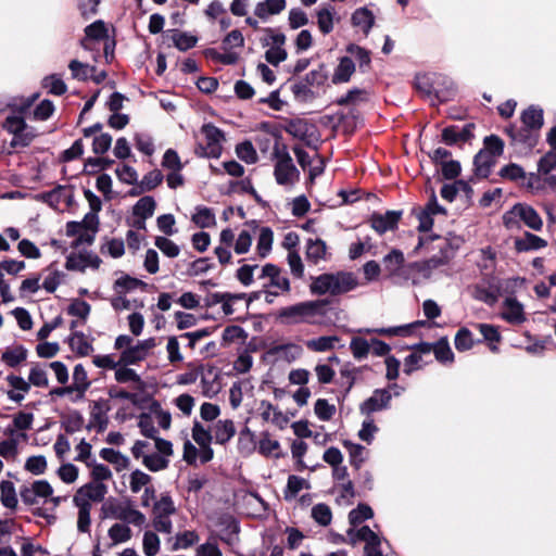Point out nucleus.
Wrapping results in <instances>:
<instances>
[{
    "label": "nucleus",
    "instance_id": "nucleus-53",
    "mask_svg": "<svg viewBox=\"0 0 556 556\" xmlns=\"http://www.w3.org/2000/svg\"><path fill=\"white\" fill-rule=\"evenodd\" d=\"M142 464L148 470L157 472L168 467L169 459L159 453H149L143 457Z\"/></svg>",
    "mask_w": 556,
    "mask_h": 556
},
{
    "label": "nucleus",
    "instance_id": "nucleus-7",
    "mask_svg": "<svg viewBox=\"0 0 556 556\" xmlns=\"http://www.w3.org/2000/svg\"><path fill=\"white\" fill-rule=\"evenodd\" d=\"M258 278H266L268 282L265 288H275L279 294H288L291 291V283L281 268L274 264H266L260 269Z\"/></svg>",
    "mask_w": 556,
    "mask_h": 556
},
{
    "label": "nucleus",
    "instance_id": "nucleus-21",
    "mask_svg": "<svg viewBox=\"0 0 556 556\" xmlns=\"http://www.w3.org/2000/svg\"><path fill=\"white\" fill-rule=\"evenodd\" d=\"M384 269L390 276H401L405 278L406 271H404V254L397 249H393L388 253L383 260Z\"/></svg>",
    "mask_w": 556,
    "mask_h": 556
},
{
    "label": "nucleus",
    "instance_id": "nucleus-56",
    "mask_svg": "<svg viewBox=\"0 0 556 556\" xmlns=\"http://www.w3.org/2000/svg\"><path fill=\"white\" fill-rule=\"evenodd\" d=\"M172 40L174 46L180 51H187L193 48L198 42V38L195 36L179 30H174Z\"/></svg>",
    "mask_w": 556,
    "mask_h": 556
},
{
    "label": "nucleus",
    "instance_id": "nucleus-35",
    "mask_svg": "<svg viewBox=\"0 0 556 556\" xmlns=\"http://www.w3.org/2000/svg\"><path fill=\"white\" fill-rule=\"evenodd\" d=\"M340 342L338 336H323L305 342L306 348L313 352H328L333 350Z\"/></svg>",
    "mask_w": 556,
    "mask_h": 556
},
{
    "label": "nucleus",
    "instance_id": "nucleus-54",
    "mask_svg": "<svg viewBox=\"0 0 556 556\" xmlns=\"http://www.w3.org/2000/svg\"><path fill=\"white\" fill-rule=\"evenodd\" d=\"M350 350L355 359L362 361L366 358L370 352V341L362 337H354L350 342Z\"/></svg>",
    "mask_w": 556,
    "mask_h": 556
},
{
    "label": "nucleus",
    "instance_id": "nucleus-5",
    "mask_svg": "<svg viewBox=\"0 0 556 556\" xmlns=\"http://www.w3.org/2000/svg\"><path fill=\"white\" fill-rule=\"evenodd\" d=\"M518 218L528 228L539 231L543 227V220L539 213L526 203H517L504 215V224L507 228L514 227V219Z\"/></svg>",
    "mask_w": 556,
    "mask_h": 556
},
{
    "label": "nucleus",
    "instance_id": "nucleus-9",
    "mask_svg": "<svg viewBox=\"0 0 556 556\" xmlns=\"http://www.w3.org/2000/svg\"><path fill=\"white\" fill-rule=\"evenodd\" d=\"M392 394L389 389H376L372 394L359 405L362 415L369 417L376 412L390 407Z\"/></svg>",
    "mask_w": 556,
    "mask_h": 556
},
{
    "label": "nucleus",
    "instance_id": "nucleus-20",
    "mask_svg": "<svg viewBox=\"0 0 556 556\" xmlns=\"http://www.w3.org/2000/svg\"><path fill=\"white\" fill-rule=\"evenodd\" d=\"M514 245L517 252L523 253L541 250L547 245V242L543 238L527 231L522 237L515 239Z\"/></svg>",
    "mask_w": 556,
    "mask_h": 556
},
{
    "label": "nucleus",
    "instance_id": "nucleus-48",
    "mask_svg": "<svg viewBox=\"0 0 556 556\" xmlns=\"http://www.w3.org/2000/svg\"><path fill=\"white\" fill-rule=\"evenodd\" d=\"M128 481L130 491L137 494L151 483L152 477L140 469H135L130 472Z\"/></svg>",
    "mask_w": 556,
    "mask_h": 556
},
{
    "label": "nucleus",
    "instance_id": "nucleus-17",
    "mask_svg": "<svg viewBox=\"0 0 556 556\" xmlns=\"http://www.w3.org/2000/svg\"><path fill=\"white\" fill-rule=\"evenodd\" d=\"M305 248V256L309 263L317 265L320 262L328 261L329 254L324 240L319 238H308Z\"/></svg>",
    "mask_w": 556,
    "mask_h": 556
},
{
    "label": "nucleus",
    "instance_id": "nucleus-1",
    "mask_svg": "<svg viewBox=\"0 0 556 556\" xmlns=\"http://www.w3.org/2000/svg\"><path fill=\"white\" fill-rule=\"evenodd\" d=\"M331 312L332 308L328 300H307L280 308L277 319L286 326L327 327L332 324Z\"/></svg>",
    "mask_w": 556,
    "mask_h": 556
},
{
    "label": "nucleus",
    "instance_id": "nucleus-55",
    "mask_svg": "<svg viewBox=\"0 0 556 556\" xmlns=\"http://www.w3.org/2000/svg\"><path fill=\"white\" fill-rule=\"evenodd\" d=\"M346 51L358 62L361 71L365 72L369 68L371 58L368 50L352 43L348 46Z\"/></svg>",
    "mask_w": 556,
    "mask_h": 556
},
{
    "label": "nucleus",
    "instance_id": "nucleus-44",
    "mask_svg": "<svg viewBox=\"0 0 556 556\" xmlns=\"http://www.w3.org/2000/svg\"><path fill=\"white\" fill-rule=\"evenodd\" d=\"M0 501L7 508L14 509L17 506V497L14 483L9 480H3L0 483Z\"/></svg>",
    "mask_w": 556,
    "mask_h": 556
},
{
    "label": "nucleus",
    "instance_id": "nucleus-28",
    "mask_svg": "<svg viewBox=\"0 0 556 556\" xmlns=\"http://www.w3.org/2000/svg\"><path fill=\"white\" fill-rule=\"evenodd\" d=\"M85 38L80 43L84 49H92L91 43L93 40H101L108 37L105 25L102 21H96L88 25L85 29Z\"/></svg>",
    "mask_w": 556,
    "mask_h": 556
},
{
    "label": "nucleus",
    "instance_id": "nucleus-12",
    "mask_svg": "<svg viewBox=\"0 0 556 556\" xmlns=\"http://www.w3.org/2000/svg\"><path fill=\"white\" fill-rule=\"evenodd\" d=\"M222 389L220 375L217 368L208 366L201 370V390L203 396L213 399Z\"/></svg>",
    "mask_w": 556,
    "mask_h": 556
},
{
    "label": "nucleus",
    "instance_id": "nucleus-38",
    "mask_svg": "<svg viewBox=\"0 0 556 556\" xmlns=\"http://www.w3.org/2000/svg\"><path fill=\"white\" fill-rule=\"evenodd\" d=\"M68 344L72 351L80 356H87L93 351L92 344L88 341L87 337L79 331H75L68 339Z\"/></svg>",
    "mask_w": 556,
    "mask_h": 556
},
{
    "label": "nucleus",
    "instance_id": "nucleus-3",
    "mask_svg": "<svg viewBox=\"0 0 556 556\" xmlns=\"http://www.w3.org/2000/svg\"><path fill=\"white\" fill-rule=\"evenodd\" d=\"M276 159L274 175L278 185H293L300 176V173L293 164L292 157L286 146L276 144L273 151Z\"/></svg>",
    "mask_w": 556,
    "mask_h": 556
},
{
    "label": "nucleus",
    "instance_id": "nucleus-29",
    "mask_svg": "<svg viewBox=\"0 0 556 556\" xmlns=\"http://www.w3.org/2000/svg\"><path fill=\"white\" fill-rule=\"evenodd\" d=\"M496 159L488 151L480 150L475 159L473 165L476 174L480 177L486 178L492 167L495 165Z\"/></svg>",
    "mask_w": 556,
    "mask_h": 556
},
{
    "label": "nucleus",
    "instance_id": "nucleus-46",
    "mask_svg": "<svg viewBox=\"0 0 556 556\" xmlns=\"http://www.w3.org/2000/svg\"><path fill=\"white\" fill-rule=\"evenodd\" d=\"M274 232L269 227H262L257 238V252L261 257H266L271 251Z\"/></svg>",
    "mask_w": 556,
    "mask_h": 556
},
{
    "label": "nucleus",
    "instance_id": "nucleus-11",
    "mask_svg": "<svg viewBox=\"0 0 556 556\" xmlns=\"http://www.w3.org/2000/svg\"><path fill=\"white\" fill-rule=\"evenodd\" d=\"M506 134L509 136L511 143L518 147L521 151L532 150L539 140V132L525 126L521 128L510 126L506 128Z\"/></svg>",
    "mask_w": 556,
    "mask_h": 556
},
{
    "label": "nucleus",
    "instance_id": "nucleus-36",
    "mask_svg": "<svg viewBox=\"0 0 556 556\" xmlns=\"http://www.w3.org/2000/svg\"><path fill=\"white\" fill-rule=\"evenodd\" d=\"M521 121L525 127L539 132L543 126V110L531 105L522 112Z\"/></svg>",
    "mask_w": 556,
    "mask_h": 556
},
{
    "label": "nucleus",
    "instance_id": "nucleus-63",
    "mask_svg": "<svg viewBox=\"0 0 556 556\" xmlns=\"http://www.w3.org/2000/svg\"><path fill=\"white\" fill-rule=\"evenodd\" d=\"M374 516L372 509L365 504H359L349 514V521L352 526H357Z\"/></svg>",
    "mask_w": 556,
    "mask_h": 556
},
{
    "label": "nucleus",
    "instance_id": "nucleus-37",
    "mask_svg": "<svg viewBox=\"0 0 556 556\" xmlns=\"http://www.w3.org/2000/svg\"><path fill=\"white\" fill-rule=\"evenodd\" d=\"M414 327V324L408 325H402V326H395V327H382V328H375V329H359L358 332L361 333H377L379 336H387V337H406L410 333L412 328Z\"/></svg>",
    "mask_w": 556,
    "mask_h": 556
},
{
    "label": "nucleus",
    "instance_id": "nucleus-31",
    "mask_svg": "<svg viewBox=\"0 0 556 556\" xmlns=\"http://www.w3.org/2000/svg\"><path fill=\"white\" fill-rule=\"evenodd\" d=\"M404 271H406L405 279L412 280L414 285L421 283L432 275L424 262L410 263L406 265Z\"/></svg>",
    "mask_w": 556,
    "mask_h": 556
},
{
    "label": "nucleus",
    "instance_id": "nucleus-23",
    "mask_svg": "<svg viewBox=\"0 0 556 556\" xmlns=\"http://www.w3.org/2000/svg\"><path fill=\"white\" fill-rule=\"evenodd\" d=\"M286 5V0H264L255 5L254 15L262 21H267L269 16L281 13Z\"/></svg>",
    "mask_w": 556,
    "mask_h": 556
},
{
    "label": "nucleus",
    "instance_id": "nucleus-41",
    "mask_svg": "<svg viewBox=\"0 0 556 556\" xmlns=\"http://www.w3.org/2000/svg\"><path fill=\"white\" fill-rule=\"evenodd\" d=\"M192 222L200 228H211L216 224V217L212 208L197 206L192 215Z\"/></svg>",
    "mask_w": 556,
    "mask_h": 556
},
{
    "label": "nucleus",
    "instance_id": "nucleus-13",
    "mask_svg": "<svg viewBox=\"0 0 556 556\" xmlns=\"http://www.w3.org/2000/svg\"><path fill=\"white\" fill-rule=\"evenodd\" d=\"M106 493L108 488L105 484L92 481L85 484L77 491L76 495L74 496V502L98 503L104 500Z\"/></svg>",
    "mask_w": 556,
    "mask_h": 556
},
{
    "label": "nucleus",
    "instance_id": "nucleus-60",
    "mask_svg": "<svg viewBox=\"0 0 556 556\" xmlns=\"http://www.w3.org/2000/svg\"><path fill=\"white\" fill-rule=\"evenodd\" d=\"M109 536L114 544L125 543L131 538V530L124 523H114L109 529Z\"/></svg>",
    "mask_w": 556,
    "mask_h": 556
},
{
    "label": "nucleus",
    "instance_id": "nucleus-51",
    "mask_svg": "<svg viewBox=\"0 0 556 556\" xmlns=\"http://www.w3.org/2000/svg\"><path fill=\"white\" fill-rule=\"evenodd\" d=\"M74 503L78 507L77 529L79 532L87 533L90 531L91 503H79V502H74Z\"/></svg>",
    "mask_w": 556,
    "mask_h": 556
},
{
    "label": "nucleus",
    "instance_id": "nucleus-42",
    "mask_svg": "<svg viewBox=\"0 0 556 556\" xmlns=\"http://www.w3.org/2000/svg\"><path fill=\"white\" fill-rule=\"evenodd\" d=\"M1 358L8 366L16 367L26 361L27 350L23 345L8 348Z\"/></svg>",
    "mask_w": 556,
    "mask_h": 556
},
{
    "label": "nucleus",
    "instance_id": "nucleus-14",
    "mask_svg": "<svg viewBox=\"0 0 556 556\" xmlns=\"http://www.w3.org/2000/svg\"><path fill=\"white\" fill-rule=\"evenodd\" d=\"M402 217V211H388L384 214L375 213L370 217L371 227L380 235L396 228Z\"/></svg>",
    "mask_w": 556,
    "mask_h": 556
},
{
    "label": "nucleus",
    "instance_id": "nucleus-39",
    "mask_svg": "<svg viewBox=\"0 0 556 556\" xmlns=\"http://www.w3.org/2000/svg\"><path fill=\"white\" fill-rule=\"evenodd\" d=\"M89 387L90 380L88 379L85 367L81 364H77L73 370V383L71 388H73V391L78 392L79 397H83Z\"/></svg>",
    "mask_w": 556,
    "mask_h": 556
},
{
    "label": "nucleus",
    "instance_id": "nucleus-8",
    "mask_svg": "<svg viewBox=\"0 0 556 556\" xmlns=\"http://www.w3.org/2000/svg\"><path fill=\"white\" fill-rule=\"evenodd\" d=\"M348 535L352 544H355L357 541H364L366 543V556H382L380 548L381 540L369 527L364 526L356 531L349 530Z\"/></svg>",
    "mask_w": 556,
    "mask_h": 556
},
{
    "label": "nucleus",
    "instance_id": "nucleus-27",
    "mask_svg": "<svg viewBox=\"0 0 556 556\" xmlns=\"http://www.w3.org/2000/svg\"><path fill=\"white\" fill-rule=\"evenodd\" d=\"M354 72L355 63L352 60V58L342 56L340 58L339 64L336 67L334 73L332 75V83L336 85L348 83L351 79Z\"/></svg>",
    "mask_w": 556,
    "mask_h": 556
},
{
    "label": "nucleus",
    "instance_id": "nucleus-61",
    "mask_svg": "<svg viewBox=\"0 0 556 556\" xmlns=\"http://www.w3.org/2000/svg\"><path fill=\"white\" fill-rule=\"evenodd\" d=\"M304 80L313 88L323 87L328 80V72L325 65H319L318 68L308 72Z\"/></svg>",
    "mask_w": 556,
    "mask_h": 556
},
{
    "label": "nucleus",
    "instance_id": "nucleus-49",
    "mask_svg": "<svg viewBox=\"0 0 556 556\" xmlns=\"http://www.w3.org/2000/svg\"><path fill=\"white\" fill-rule=\"evenodd\" d=\"M271 352L285 361L293 362L302 354V348L294 343H287L275 346Z\"/></svg>",
    "mask_w": 556,
    "mask_h": 556
},
{
    "label": "nucleus",
    "instance_id": "nucleus-6",
    "mask_svg": "<svg viewBox=\"0 0 556 556\" xmlns=\"http://www.w3.org/2000/svg\"><path fill=\"white\" fill-rule=\"evenodd\" d=\"M263 31L265 33L263 46H269L265 52V59L271 65L277 66L287 59L286 36L270 27L264 28Z\"/></svg>",
    "mask_w": 556,
    "mask_h": 556
},
{
    "label": "nucleus",
    "instance_id": "nucleus-43",
    "mask_svg": "<svg viewBox=\"0 0 556 556\" xmlns=\"http://www.w3.org/2000/svg\"><path fill=\"white\" fill-rule=\"evenodd\" d=\"M155 207V200L150 195H146L139 199L134 205L132 214L135 217L150 218L153 216Z\"/></svg>",
    "mask_w": 556,
    "mask_h": 556
},
{
    "label": "nucleus",
    "instance_id": "nucleus-24",
    "mask_svg": "<svg viewBox=\"0 0 556 556\" xmlns=\"http://www.w3.org/2000/svg\"><path fill=\"white\" fill-rule=\"evenodd\" d=\"M7 381L13 389L7 392L8 397L15 403H21L29 392L30 383H28V381L23 377L15 375H9L7 377Z\"/></svg>",
    "mask_w": 556,
    "mask_h": 556
},
{
    "label": "nucleus",
    "instance_id": "nucleus-26",
    "mask_svg": "<svg viewBox=\"0 0 556 556\" xmlns=\"http://www.w3.org/2000/svg\"><path fill=\"white\" fill-rule=\"evenodd\" d=\"M352 25L359 28L364 35H368L375 23V16L367 8L356 9L351 17Z\"/></svg>",
    "mask_w": 556,
    "mask_h": 556
},
{
    "label": "nucleus",
    "instance_id": "nucleus-64",
    "mask_svg": "<svg viewBox=\"0 0 556 556\" xmlns=\"http://www.w3.org/2000/svg\"><path fill=\"white\" fill-rule=\"evenodd\" d=\"M237 156L247 164H254L257 161V153L250 141H244L236 148Z\"/></svg>",
    "mask_w": 556,
    "mask_h": 556
},
{
    "label": "nucleus",
    "instance_id": "nucleus-62",
    "mask_svg": "<svg viewBox=\"0 0 556 556\" xmlns=\"http://www.w3.org/2000/svg\"><path fill=\"white\" fill-rule=\"evenodd\" d=\"M313 519L320 526H328L332 520V513L328 505L319 503L312 508Z\"/></svg>",
    "mask_w": 556,
    "mask_h": 556
},
{
    "label": "nucleus",
    "instance_id": "nucleus-33",
    "mask_svg": "<svg viewBox=\"0 0 556 556\" xmlns=\"http://www.w3.org/2000/svg\"><path fill=\"white\" fill-rule=\"evenodd\" d=\"M312 128V125L301 118L290 119L285 126L286 132L299 140H306L311 136Z\"/></svg>",
    "mask_w": 556,
    "mask_h": 556
},
{
    "label": "nucleus",
    "instance_id": "nucleus-16",
    "mask_svg": "<svg viewBox=\"0 0 556 556\" xmlns=\"http://www.w3.org/2000/svg\"><path fill=\"white\" fill-rule=\"evenodd\" d=\"M473 124L464 126L452 125L442 130V140L444 143L452 146L458 142H466L473 137Z\"/></svg>",
    "mask_w": 556,
    "mask_h": 556
},
{
    "label": "nucleus",
    "instance_id": "nucleus-25",
    "mask_svg": "<svg viewBox=\"0 0 556 556\" xmlns=\"http://www.w3.org/2000/svg\"><path fill=\"white\" fill-rule=\"evenodd\" d=\"M213 438L217 444H226L236 434V427L232 420L223 419L218 420L213 428Z\"/></svg>",
    "mask_w": 556,
    "mask_h": 556
},
{
    "label": "nucleus",
    "instance_id": "nucleus-57",
    "mask_svg": "<svg viewBox=\"0 0 556 556\" xmlns=\"http://www.w3.org/2000/svg\"><path fill=\"white\" fill-rule=\"evenodd\" d=\"M161 541L153 531H146L142 539V548L146 556H156L160 552Z\"/></svg>",
    "mask_w": 556,
    "mask_h": 556
},
{
    "label": "nucleus",
    "instance_id": "nucleus-34",
    "mask_svg": "<svg viewBox=\"0 0 556 556\" xmlns=\"http://www.w3.org/2000/svg\"><path fill=\"white\" fill-rule=\"evenodd\" d=\"M336 11L332 7H326L317 10V26L324 35H328L333 30Z\"/></svg>",
    "mask_w": 556,
    "mask_h": 556
},
{
    "label": "nucleus",
    "instance_id": "nucleus-4",
    "mask_svg": "<svg viewBox=\"0 0 556 556\" xmlns=\"http://www.w3.org/2000/svg\"><path fill=\"white\" fill-rule=\"evenodd\" d=\"M201 135L203 136V142H199L195 153L203 157H219L225 140L223 131L213 124H204L201 128Z\"/></svg>",
    "mask_w": 556,
    "mask_h": 556
},
{
    "label": "nucleus",
    "instance_id": "nucleus-50",
    "mask_svg": "<svg viewBox=\"0 0 556 556\" xmlns=\"http://www.w3.org/2000/svg\"><path fill=\"white\" fill-rule=\"evenodd\" d=\"M176 507L174 501L168 492L161 494L160 498L154 502L152 514L153 515H174Z\"/></svg>",
    "mask_w": 556,
    "mask_h": 556
},
{
    "label": "nucleus",
    "instance_id": "nucleus-10",
    "mask_svg": "<svg viewBox=\"0 0 556 556\" xmlns=\"http://www.w3.org/2000/svg\"><path fill=\"white\" fill-rule=\"evenodd\" d=\"M155 346L156 341L154 338L138 341L135 345H131L130 349L122 351L119 363L124 365L137 364L143 361Z\"/></svg>",
    "mask_w": 556,
    "mask_h": 556
},
{
    "label": "nucleus",
    "instance_id": "nucleus-32",
    "mask_svg": "<svg viewBox=\"0 0 556 556\" xmlns=\"http://www.w3.org/2000/svg\"><path fill=\"white\" fill-rule=\"evenodd\" d=\"M303 489H306V490L311 489L309 482L302 477H299L295 475H290L288 477L287 485L283 490L285 500L286 501L294 500L298 496V494L300 493V491H302Z\"/></svg>",
    "mask_w": 556,
    "mask_h": 556
},
{
    "label": "nucleus",
    "instance_id": "nucleus-22",
    "mask_svg": "<svg viewBox=\"0 0 556 556\" xmlns=\"http://www.w3.org/2000/svg\"><path fill=\"white\" fill-rule=\"evenodd\" d=\"M471 295L473 299L493 306L500 296V287L495 285L477 283L472 287Z\"/></svg>",
    "mask_w": 556,
    "mask_h": 556
},
{
    "label": "nucleus",
    "instance_id": "nucleus-18",
    "mask_svg": "<svg viewBox=\"0 0 556 556\" xmlns=\"http://www.w3.org/2000/svg\"><path fill=\"white\" fill-rule=\"evenodd\" d=\"M430 351H433L437 361L442 364L452 363L454 361V353L446 338H441L433 344H421V352L429 353Z\"/></svg>",
    "mask_w": 556,
    "mask_h": 556
},
{
    "label": "nucleus",
    "instance_id": "nucleus-15",
    "mask_svg": "<svg viewBox=\"0 0 556 556\" xmlns=\"http://www.w3.org/2000/svg\"><path fill=\"white\" fill-rule=\"evenodd\" d=\"M501 316L511 325H520L526 321L523 305L514 296H507L504 300Z\"/></svg>",
    "mask_w": 556,
    "mask_h": 556
},
{
    "label": "nucleus",
    "instance_id": "nucleus-52",
    "mask_svg": "<svg viewBox=\"0 0 556 556\" xmlns=\"http://www.w3.org/2000/svg\"><path fill=\"white\" fill-rule=\"evenodd\" d=\"M117 518L123 520L124 522L141 527L146 523L147 518L146 516L139 511L138 509H135L132 507H124L119 509L117 514Z\"/></svg>",
    "mask_w": 556,
    "mask_h": 556
},
{
    "label": "nucleus",
    "instance_id": "nucleus-45",
    "mask_svg": "<svg viewBox=\"0 0 556 556\" xmlns=\"http://www.w3.org/2000/svg\"><path fill=\"white\" fill-rule=\"evenodd\" d=\"M291 91L294 100L298 102H311L317 97L316 92L305 80L292 84Z\"/></svg>",
    "mask_w": 556,
    "mask_h": 556
},
{
    "label": "nucleus",
    "instance_id": "nucleus-30",
    "mask_svg": "<svg viewBox=\"0 0 556 556\" xmlns=\"http://www.w3.org/2000/svg\"><path fill=\"white\" fill-rule=\"evenodd\" d=\"M72 198V191L64 186H58L43 194L45 201L54 208H58L62 203L68 204Z\"/></svg>",
    "mask_w": 556,
    "mask_h": 556
},
{
    "label": "nucleus",
    "instance_id": "nucleus-47",
    "mask_svg": "<svg viewBox=\"0 0 556 556\" xmlns=\"http://www.w3.org/2000/svg\"><path fill=\"white\" fill-rule=\"evenodd\" d=\"M147 283L137 278H132L128 275L122 276L114 282V290L116 293H123L132 291L137 288H146Z\"/></svg>",
    "mask_w": 556,
    "mask_h": 556
},
{
    "label": "nucleus",
    "instance_id": "nucleus-59",
    "mask_svg": "<svg viewBox=\"0 0 556 556\" xmlns=\"http://www.w3.org/2000/svg\"><path fill=\"white\" fill-rule=\"evenodd\" d=\"M287 263L290 268V274L293 278L302 279L304 277L305 267L298 251L288 252Z\"/></svg>",
    "mask_w": 556,
    "mask_h": 556
},
{
    "label": "nucleus",
    "instance_id": "nucleus-19",
    "mask_svg": "<svg viewBox=\"0 0 556 556\" xmlns=\"http://www.w3.org/2000/svg\"><path fill=\"white\" fill-rule=\"evenodd\" d=\"M109 406L104 402H94L91 407L88 427L96 429L97 432H103L109 424Z\"/></svg>",
    "mask_w": 556,
    "mask_h": 556
},
{
    "label": "nucleus",
    "instance_id": "nucleus-2",
    "mask_svg": "<svg viewBox=\"0 0 556 556\" xmlns=\"http://www.w3.org/2000/svg\"><path fill=\"white\" fill-rule=\"evenodd\" d=\"M358 279L351 271L325 273L311 277L309 292L313 295H341L358 287Z\"/></svg>",
    "mask_w": 556,
    "mask_h": 556
},
{
    "label": "nucleus",
    "instance_id": "nucleus-58",
    "mask_svg": "<svg viewBox=\"0 0 556 556\" xmlns=\"http://www.w3.org/2000/svg\"><path fill=\"white\" fill-rule=\"evenodd\" d=\"M280 448V444L277 440H273L268 432H263L261 440L258 442V452L268 457V456H276L278 457L279 454L276 453Z\"/></svg>",
    "mask_w": 556,
    "mask_h": 556
},
{
    "label": "nucleus",
    "instance_id": "nucleus-40",
    "mask_svg": "<svg viewBox=\"0 0 556 556\" xmlns=\"http://www.w3.org/2000/svg\"><path fill=\"white\" fill-rule=\"evenodd\" d=\"M255 448H256L255 434L250 428L244 427L239 432L238 451L242 455H251L255 451Z\"/></svg>",
    "mask_w": 556,
    "mask_h": 556
}]
</instances>
